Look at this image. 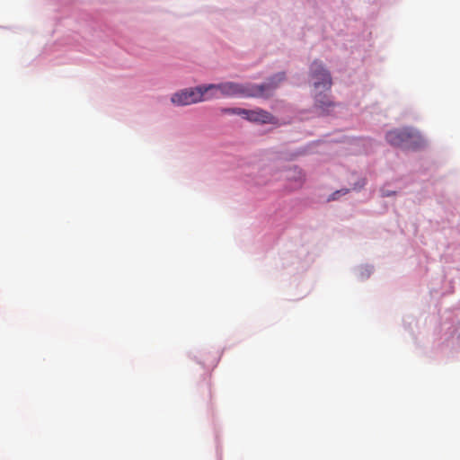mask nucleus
Returning a JSON list of instances; mask_svg holds the SVG:
<instances>
[{
    "mask_svg": "<svg viewBox=\"0 0 460 460\" xmlns=\"http://www.w3.org/2000/svg\"><path fill=\"white\" fill-rule=\"evenodd\" d=\"M285 80V74L279 73L273 75L268 83L262 84H238L235 82H224L220 84H208V90L209 91H219L222 97H240V98H250V97H270L279 84Z\"/></svg>",
    "mask_w": 460,
    "mask_h": 460,
    "instance_id": "nucleus-1",
    "label": "nucleus"
},
{
    "mask_svg": "<svg viewBox=\"0 0 460 460\" xmlns=\"http://www.w3.org/2000/svg\"><path fill=\"white\" fill-rule=\"evenodd\" d=\"M312 78L314 80V87L317 92L314 95L315 106L323 112L329 111L334 106L333 102L326 93L332 86V78L329 72L318 61L313 62L311 66Z\"/></svg>",
    "mask_w": 460,
    "mask_h": 460,
    "instance_id": "nucleus-2",
    "label": "nucleus"
},
{
    "mask_svg": "<svg viewBox=\"0 0 460 460\" xmlns=\"http://www.w3.org/2000/svg\"><path fill=\"white\" fill-rule=\"evenodd\" d=\"M385 139L394 146L415 147L420 142V136L414 129L404 128L388 131Z\"/></svg>",
    "mask_w": 460,
    "mask_h": 460,
    "instance_id": "nucleus-3",
    "label": "nucleus"
},
{
    "mask_svg": "<svg viewBox=\"0 0 460 460\" xmlns=\"http://www.w3.org/2000/svg\"><path fill=\"white\" fill-rule=\"evenodd\" d=\"M208 93V84L200 85L194 88L184 89L175 93L171 101L176 105H190L204 101V94Z\"/></svg>",
    "mask_w": 460,
    "mask_h": 460,
    "instance_id": "nucleus-4",
    "label": "nucleus"
},
{
    "mask_svg": "<svg viewBox=\"0 0 460 460\" xmlns=\"http://www.w3.org/2000/svg\"><path fill=\"white\" fill-rule=\"evenodd\" d=\"M243 118L252 122H260L263 124H272L276 119L267 111L262 109L246 110L244 109Z\"/></svg>",
    "mask_w": 460,
    "mask_h": 460,
    "instance_id": "nucleus-5",
    "label": "nucleus"
},
{
    "mask_svg": "<svg viewBox=\"0 0 460 460\" xmlns=\"http://www.w3.org/2000/svg\"><path fill=\"white\" fill-rule=\"evenodd\" d=\"M287 178L294 181L293 188L296 189L300 188L305 181V175L303 172L297 167H294L288 170Z\"/></svg>",
    "mask_w": 460,
    "mask_h": 460,
    "instance_id": "nucleus-6",
    "label": "nucleus"
},
{
    "mask_svg": "<svg viewBox=\"0 0 460 460\" xmlns=\"http://www.w3.org/2000/svg\"><path fill=\"white\" fill-rule=\"evenodd\" d=\"M222 114H230V115H241L243 117L244 109L242 108H222L220 110Z\"/></svg>",
    "mask_w": 460,
    "mask_h": 460,
    "instance_id": "nucleus-7",
    "label": "nucleus"
},
{
    "mask_svg": "<svg viewBox=\"0 0 460 460\" xmlns=\"http://www.w3.org/2000/svg\"><path fill=\"white\" fill-rule=\"evenodd\" d=\"M220 97L222 96L220 95L219 91H209L208 93H206V94H204V101L217 99Z\"/></svg>",
    "mask_w": 460,
    "mask_h": 460,
    "instance_id": "nucleus-8",
    "label": "nucleus"
},
{
    "mask_svg": "<svg viewBox=\"0 0 460 460\" xmlns=\"http://www.w3.org/2000/svg\"><path fill=\"white\" fill-rule=\"evenodd\" d=\"M349 191L348 189H343V190H337L335 191L334 193L332 194L331 198L329 199H336L338 198V196L340 195H344V194H347Z\"/></svg>",
    "mask_w": 460,
    "mask_h": 460,
    "instance_id": "nucleus-9",
    "label": "nucleus"
}]
</instances>
